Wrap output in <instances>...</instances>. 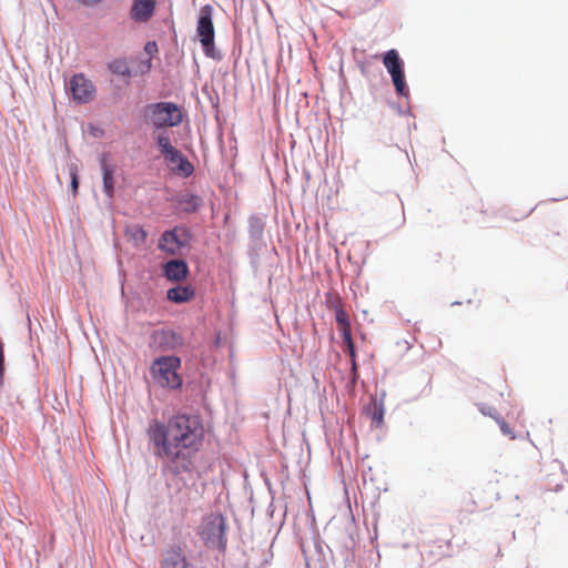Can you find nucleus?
Listing matches in <instances>:
<instances>
[{"label":"nucleus","mask_w":568,"mask_h":568,"mask_svg":"<svg viewBox=\"0 0 568 568\" xmlns=\"http://www.w3.org/2000/svg\"><path fill=\"white\" fill-rule=\"evenodd\" d=\"M100 164L102 170L103 191L109 199H112L114 194L113 169L108 164L105 156L101 159Z\"/></svg>","instance_id":"nucleus-14"},{"label":"nucleus","mask_w":568,"mask_h":568,"mask_svg":"<svg viewBox=\"0 0 568 568\" xmlns=\"http://www.w3.org/2000/svg\"><path fill=\"white\" fill-rule=\"evenodd\" d=\"M146 433L156 456L171 463L173 474L191 470L192 456L202 446L204 436L203 425L196 416L179 414L168 423L152 420Z\"/></svg>","instance_id":"nucleus-1"},{"label":"nucleus","mask_w":568,"mask_h":568,"mask_svg":"<svg viewBox=\"0 0 568 568\" xmlns=\"http://www.w3.org/2000/svg\"><path fill=\"white\" fill-rule=\"evenodd\" d=\"M155 0H133L130 17L135 22H148L154 14Z\"/></svg>","instance_id":"nucleus-10"},{"label":"nucleus","mask_w":568,"mask_h":568,"mask_svg":"<svg viewBox=\"0 0 568 568\" xmlns=\"http://www.w3.org/2000/svg\"><path fill=\"white\" fill-rule=\"evenodd\" d=\"M342 338H343V342L345 345V352L348 353L351 359H354V357L356 356V353H355V345H354V342L352 338V333L342 335Z\"/></svg>","instance_id":"nucleus-21"},{"label":"nucleus","mask_w":568,"mask_h":568,"mask_svg":"<svg viewBox=\"0 0 568 568\" xmlns=\"http://www.w3.org/2000/svg\"><path fill=\"white\" fill-rule=\"evenodd\" d=\"M165 277L171 282H181L187 277L189 267L183 260H171L163 265Z\"/></svg>","instance_id":"nucleus-11"},{"label":"nucleus","mask_w":568,"mask_h":568,"mask_svg":"<svg viewBox=\"0 0 568 568\" xmlns=\"http://www.w3.org/2000/svg\"><path fill=\"white\" fill-rule=\"evenodd\" d=\"M125 235L135 247H140L145 244L148 233L142 226L132 225L126 229Z\"/></svg>","instance_id":"nucleus-15"},{"label":"nucleus","mask_w":568,"mask_h":568,"mask_svg":"<svg viewBox=\"0 0 568 568\" xmlns=\"http://www.w3.org/2000/svg\"><path fill=\"white\" fill-rule=\"evenodd\" d=\"M108 69L111 73L129 79L131 70L128 61L123 58H118L108 63Z\"/></svg>","instance_id":"nucleus-16"},{"label":"nucleus","mask_w":568,"mask_h":568,"mask_svg":"<svg viewBox=\"0 0 568 568\" xmlns=\"http://www.w3.org/2000/svg\"><path fill=\"white\" fill-rule=\"evenodd\" d=\"M190 239L189 231L184 227H174L165 231L159 240V248L170 255L179 253L180 248L187 244Z\"/></svg>","instance_id":"nucleus-8"},{"label":"nucleus","mask_w":568,"mask_h":568,"mask_svg":"<svg viewBox=\"0 0 568 568\" xmlns=\"http://www.w3.org/2000/svg\"><path fill=\"white\" fill-rule=\"evenodd\" d=\"M80 3L87 7H92L98 4L101 0H78Z\"/></svg>","instance_id":"nucleus-28"},{"label":"nucleus","mask_w":568,"mask_h":568,"mask_svg":"<svg viewBox=\"0 0 568 568\" xmlns=\"http://www.w3.org/2000/svg\"><path fill=\"white\" fill-rule=\"evenodd\" d=\"M156 142L162 154L168 153L174 149V146L171 144L170 136L165 132L158 135Z\"/></svg>","instance_id":"nucleus-18"},{"label":"nucleus","mask_w":568,"mask_h":568,"mask_svg":"<svg viewBox=\"0 0 568 568\" xmlns=\"http://www.w3.org/2000/svg\"><path fill=\"white\" fill-rule=\"evenodd\" d=\"M383 63L392 77L396 92L406 97L408 94V88L405 82L403 61L398 52L395 49L387 51L384 54Z\"/></svg>","instance_id":"nucleus-6"},{"label":"nucleus","mask_w":568,"mask_h":568,"mask_svg":"<svg viewBox=\"0 0 568 568\" xmlns=\"http://www.w3.org/2000/svg\"><path fill=\"white\" fill-rule=\"evenodd\" d=\"M212 13L213 9L210 4L201 8L196 24V34L202 44L204 54L212 59H220L221 55L214 45L215 31Z\"/></svg>","instance_id":"nucleus-4"},{"label":"nucleus","mask_w":568,"mask_h":568,"mask_svg":"<svg viewBox=\"0 0 568 568\" xmlns=\"http://www.w3.org/2000/svg\"><path fill=\"white\" fill-rule=\"evenodd\" d=\"M480 412L484 414V415H488L490 416L491 418H494L496 420V418H499V414H497V410L495 408H491V407H488L487 409L481 407L480 408Z\"/></svg>","instance_id":"nucleus-27"},{"label":"nucleus","mask_w":568,"mask_h":568,"mask_svg":"<svg viewBox=\"0 0 568 568\" xmlns=\"http://www.w3.org/2000/svg\"><path fill=\"white\" fill-rule=\"evenodd\" d=\"M327 307L332 311L337 312L338 308H343V303L337 294H327L326 296Z\"/></svg>","instance_id":"nucleus-19"},{"label":"nucleus","mask_w":568,"mask_h":568,"mask_svg":"<svg viewBox=\"0 0 568 568\" xmlns=\"http://www.w3.org/2000/svg\"><path fill=\"white\" fill-rule=\"evenodd\" d=\"M199 534L204 544L210 548L224 551L226 548V519L220 513H211L205 516L200 525Z\"/></svg>","instance_id":"nucleus-3"},{"label":"nucleus","mask_w":568,"mask_h":568,"mask_svg":"<svg viewBox=\"0 0 568 568\" xmlns=\"http://www.w3.org/2000/svg\"><path fill=\"white\" fill-rule=\"evenodd\" d=\"M152 124L156 128L175 126L182 122V113L172 102H159L148 106Z\"/></svg>","instance_id":"nucleus-5"},{"label":"nucleus","mask_w":568,"mask_h":568,"mask_svg":"<svg viewBox=\"0 0 568 568\" xmlns=\"http://www.w3.org/2000/svg\"><path fill=\"white\" fill-rule=\"evenodd\" d=\"M162 568H187L185 557L180 547L166 551Z\"/></svg>","instance_id":"nucleus-13"},{"label":"nucleus","mask_w":568,"mask_h":568,"mask_svg":"<svg viewBox=\"0 0 568 568\" xmlns=\"http://www.w3.org/2000/svg\"><path fill=\"white\" fill-rule=\"evenodd\" d=\"M163 156L175 174L184 178L193 174L194 166L176 148L164 153Z\"/></svg>","instance_id":"nucleus-9"},{"label":"nucleus","mask_w":568,"mask_h":568,"mask_svg":"<svg viewBox=\"0 0 568 568\" xmlns=\"http://www.w3.org/2000/svg\"><path fill=\"white\" fill-rule=\"evenodd\" d=\"M138 69H139V72L141 74H145V73L150 72L151 69H152V60H151V58H149V59H146L144 61H141L139 63V65H138Z\"/></svg>","instance_id":"nucleus-24"},{"label":"nucleus","mask_w":568,"mask_h":568,"mask_svg":"<svg viewBox=\"0 0 568 568\" xmlns=\"http://www.w3.org/2000/svg\"><path fill=\"white\" fill-rule=\"evenodd\" d=\"M351 363H352V369L353 372L355 373L356 369H357V365H356V356L354 357V359H351Z\"/></svg>","instance_id":"nucleus-31"},{"label":"nucleus","mask_w":568,"mask_h":568,"mask_svg":"<svg viewBox=\"0 0 568 568\" xmlns=\"http://www.w3.org/2000/svg\"><path fill=\"white\" fill-rule=\"evenodd\" d=\"M195 292L191 286H176L166 292V297L173 303H186L194 298Z\"/></svg>","instance_id":"nucleus-12"},{"label":"nucleus","mask_w":568,"mask_h":568,"mask_svg":"<svg viewBox=\"0 0 568 568\" xmlns=\"http://www.w3.org/2000/svg\"><path fill=\"white\" fill-rule=\"evenodd\" d=\"M335 320L341 335L352 333L349 316L344 307L338 308L337 312H335Z\"/></svg>","instance_id":"nucleus-17"},{"label":"nucleus","mask_w":568,"mask_h":568,"mask_svg":"<svg viewBox=\"0 0 568 568\" xmlns=\"http://www.w3.org/2000/svg\"><path fill=\"white\" fill-rule=\"evenodd\" d=\"M180 367V357L173 355L161 356L152 362L150 373L156 385L163 388L179 389L183 383L182 377L178 374Z\"/></svg>","instance_id":"nucleus-2"},{"label":"nucleus","mask_w":568,"mask_h":568,"mask_svg":"<svg viewBox=\"0 0 568 568\" xmlns=\"http://www.w3.org/2000/svg\"><path fill=\"white\" fill-rule=\"evenodd\" d=\"M496 422L499 425L503 435L507 436L509 439H516V434L501 417L496 418Z\"/></svg>","instance_id":"nucleus-22"},{"label":"nucleus","mask_w":568,"mask_h":568,"mask_svg":"<svg viewBox=\"0 0 568 568\" xmlns=\"http://www.w3.org/2000/svg\"><path fill=\"white\" fill-rule=\"evenodd\" d=\"M72 99L77 103H89L95 97V87L83 73L71 77L68 85Z\"/></svg>","instance_id":"nucleus-7"},{"label":"nucleus","mask_w":568,"mask_h":568,"mask_svg":"<svg viewBox=\"0 0 568 568\" xmlns=\"http://www.w3.org/2000/svg\"><path fill=\"white\" fill-rule=\"evenodd\" d=\"M144 51L149 55V58L152 59V57L159 52L158 43L155 41L146 42L144 45Z\"/></svg>","instance_id":"nucleus-23"},{"label":"nucleus","mask_w":568,"mask_h":568,"mask_svg":"<svg viewBox=\"0 0 568 568\" xmlns=\"http://www.w3.org/2000/svg\"><path fill=\"white\" fill-rule=\"evenodd\" d=\"M4 375V349L3 343L0 341V385L2 384Z\"/></svg>","instance_id":"nucleus-25"},{"label":"nucleus","mask_w":568,"mask_h":568,"mask_svg":"<svg viewBox=\"0 0 568 568\" xmlns=\"http://www.w3.org/2000/svg\"><path fill=\"white\" fill-rule=\"evenodd\" d=\"M372 418H373V420H375L377 423V425H381L383 422L382 408H378L377 406H375Z\"/></svg>","instance_id":"nucleus-26"},{"label":"nucleus","mask_w":568,"mask_h":568,"mask_svg":"<svg viewBox=\"0 0 568 568\" xmlns=\"http://www.w3.org/2000/svg\"><path fill=\"white\" fill-rule=\"evenodd\" d=\"M78 173H79L78 166L75 164H72L69 168V174H70V178H71V189H72V193H73L74 196L77 195L78 187H79V176H78Z\"/></svg>","instance_id":"nucleus-20"},{"label":"nucleus","mask_w":568,"mask_h":568,"mask_svg":"<svg viewBox=\"0 0 568 568\" xmlns=\"http://www.w3.org/2000/svg\"><path fill=\"white\" fill-rule=\"evenodd\" d=\"M162 335L164 337H170L172 339H175L176 338V334L174 332H163Z\"/></svg>","instance_id":"nucleus-29"},{"label":"nucleus","mask_w":568,"mask_h":568,"mask_svg":"<svg viewBox=\"0 0 568 568\" xmlns=\"http://www.w3.org/2000/svg\"><path fill=\"white\" fill-rule=\"evenodd\" d=\"M191 202L194 203V207L199 205L200 199L197 196H191Z\"/></svg>","instance_id":"nucleus-30"}]
</instances>
